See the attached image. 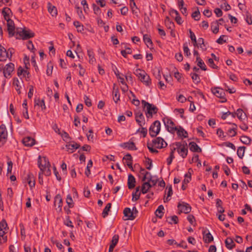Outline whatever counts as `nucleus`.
<instances>
[{
	"mask_svg": "<svg viewBox=\"0 0 252 252\" xmlns=\"http://www.w3.org/2000/svg\"><path fill=\"white\" fill-rule=\"evenodd\" d=\"M38 165L42 174L44 173L46 176L51 175V172L50 169L51 165L47 158L45 157L41 158L39 156L38 159Z\"/></svg>",
	"mask_w": 252,
	"mask_h": 252,
	"instance_id": "obj_1",
	"label": "nucleus"
},
{
	"mask_svg": "<svg viewBox=\"0 0 252 252\" xmlns=\"http://www.w3.org/2000/svg\"><path fill=\"white\" fill-rule=\"evenodd\" d=\"M141 103L143 107L146 108V115L147 118H152L153 114L157 113L158 108L154 104H151L144 100H142Z\"/></svg>",
	"mask_w": 252,
	"mask_h": 252,
	"instance_id": "obj_2",
	"label": "nucleus"
},
{
	"mask_svg": "<svg viewBox=\"0 0 252 252\" xmlns=\"http://www.w3.org/2000/svg\"><path fill=\"white\" fill-rule=\"evenodd\" d=\"M135 74L146 86H149L151 84L150 76L144 70L140 69H136Z\"/></svg>",
	"mask_w": 252,
	"mask_h": 252,
	"instance_id": "obj_3",
	"label": "nucleus"
},
{
	"mask_svg": "<svg viewBox=\"0 0 252 252\" xmlns=\"http://www.w3.org/2000/svg\"><path fill=\"white\" fill-rule=\"evenodd\" d=\"M14 64L10 63L3 66V64H0V71H2L4 76L6 78L11 77V73L14 71Z\"/></svg>",
	"mask_w": 252,
	"mask_h": 252,
	"instance_id": "obj_4",
	"label": "nucleus"
},
{
	"mask_svg": "<svg viewBox=\"0 0 252 252\" xmlns=\"http://www.w3.org/2000/svg\"><path fill=\"white\" fill-rule=\"evenodd\" d=\"M167 130L171 133H174L178 129L173 121L168 117H164L162 119Z\"/></svg>",
	"mask_w": 252,
	"mask_h": 252,
	"instance_id": "obj_5",
	"label": "nucleus"
},
{
	"mask_svg": "<svg viewBox=\"0 0 252 252\" xmlns=\"http://www.w3.org/2000/svg\"><path fill=\"white\" fill-rule=\"evenodd\" d=\"M160 130V123L159 121H155L149 128V133L151 137H156Z\"/></svg>",
	"mask_w": 252,
	"mask_h": 252,
	"instance_id": "obj_6",
	"label": "nucleus"
},
{
	"mask_svg": "<svg viewBox=\"0 0 252 252\" xmlns=\"http://www.w3.org/2000/svg\"><path fill=\"white\" fill-rule=\"evenodd\" d=\"M7 131L4 125L0 126V146H3L7 140Z\"/></svg>",
	"mask_w": 252,
	"mask_h": 252,
	"instance_id": "obj_7",
	"label": "nucleus"
},
{
	"mask_svg": "<svg viewBox=\"0 0 252 252\" xmlns=\"http://www.w3.org/2000/svg\"><path fill=\"white\" fill-rule=\"evenodd\" d=\"M212 92L217 97L222 99L221 102H225L227 101V99L225 97V94L222 89L220 87H216L211 89Z\"/></svg>",
	"mask_w": 252,
	"mask_h": 252,
	"instance_id": "obj_8",
	"label": "nucleus"
},
{
	"mask_svg": "<svg viewBox=\"0 0 252 252\" xmlns=\"http://www.w3.org/2000/svg\"><path fill=\"white\" fill-rule=\"evenodd\" d=\"M177 151L178 154L183 158H185L188 155V148L187 146V144L182 145L180 143H176Z\"/></svg>",
	"mask_w": 252,
	"mask_h": 252,
	"instance_id": "obj_9",
	"label": "nucleus"
},
{
	"mask_svg": "<svg viewBox=\"0 0 252 252\" xmlns=\"http://www.w3.org/2000/svg\"><path fill=\"white\" fill-rule=\"evenodd\" d=\"M178 208L179 210V214L181 213L188 214L191 211V208L190 206L184 202H179L178 204Z\"/></svg>",
	"mask_w": 252,
	"mask_h": 252,
	"instance_id": "obj_10",
	"label": "nucleus"
},
{
	"mask_svg": "<svg viewBox=\"0 0 252 252\" xmlns=\"http://www.w3.org/2000/svg\"><path fill=\"white\" fill-rule=\"evenodd\" d=\"M153 146L156 148L161 149L167 146V144L164 141L163 138L158 137L154 139L152 141Z\"/></svg>",
	"mask_w": 252,
	"mask_h": 252,
	"instance_id": "obj_11",
	"label": "nucleus"
},
{
	"mask_svg": "<svg viewBox=\"0 0 252 252\" xmlns=\"http://www.w3.org/2000/svg\"><path fill=\"white\" fill-rule=\"evenodd\" d=\"M7 21V30L8 32V34L10 37L13 36L14 35V31H15V26L14 23L12 20L9 19L6 20Z\"/></svg>",
	"mask_w": 252,
	"mask_h": 252,
	"instance_id": "obj_12",
	"label": "nucleus"
},
{
	"mask_svg": "<svg viewBox=\"0 0 252 252\" xmlns=\"http://www.w3.org/2000/svg\"><path fill=\"white\" fill-rule=\"evenodd\" d=\"M20 35L24 40L28 39L33 37L34 36V33L30 30H23L20 33Z\"/></svg>",
	"mask_w": 252,
	"mask_h": 252,
	"instance_id": "obj_13",
	"label": "nucleus"
},
{
	"mask_svg": "<svg viewBox=\"0 0 252 252\" xmlns=\"http://www.w3.org/2000/svg\"><path fill=\"white\" fill-rule=\"evenodd\" d=\"M9 53L6 49L0 44V61H5L9 58Z\"/></svg>",
	"mask_w": 252,
	"mask_h": 252,
	"instance_id": "obj_14",
	"label": "nucleus"
},
{
	"mask_svg": "<svg viewBox=\"0 0 252 252\" xmlns=\"http://www.w3.org/2000/svg\"><path fill=\"white\" fill-rule=\"evenodd\" d=\"M135 120L140 126L145 124V118L143 114L139 111L135 113Z\"/></svg>",
	"mask_w": 252,
	"mask_h": 252,
	"instance_id": "obj_15",
	"label": "nucleus"
},
{
	"mask_svg": "<svg viewBox=\"0 0 252 252\" xmlns=\"http://www.w3.org/2000/svg\"><path fill=\"white\" fill-rule=\"evenodd\" d=\"M124 214L125 217L127 218L126 220H133L136 218L134 216L132 211L129 208H126L124 210Z\"/></svg>",
	"mask_w": 252,
	"mask_h": 252,
	"instance_id": "obj_16",
	"label": "nucleus"
},
{
	"mask_svg": "<svg viewBox=\"0 0 252 252\" xmlns=\"http://www.w3.org/2000/svg\"><path fill=\"white\" fill-rule=\"evenodd\" d=\"M25 180L27 181L29 186L32 188L34 187L35 185V179L33 175L31 173H29L26 177L25 178Z\"/></svg>",
	"mask_w": 252,
	"mask_h": 252,
	"instance_id": "obj_17",
	"label": "nucleus"
},
{
	"mask_svg": "<svg viewBox=\"0 0 252 252\" xmlns=\"http://www.w3.org/2000/svg\"><path fill=\"white\" fill-rule=\"evenodd\" d=\"M121 146L124 148L127 149L129 150L134 151L137 150V148L133 142H128L122 143L121 144Z\"/></svg>",
	"mask_w": 252,
	"mask_h": 252,
	"instance_id": "obj_18",
	"label": "nucleus"
},
{
	"mask_svg": "<svg viewBox=\"0 0 252 252\" xmlns=\"http://www.w3.org/2000/svg\"><path fill=\"white\" fill-rule=\"evenodd\" d=\"M136 180L135 177L131 174L128 176L127 186L129 189H132L135 186Z\"/></svg>",
	"mask_w": 252,
	"mask_h": 252,
	"instance_id": "obj_19",
	"label": "nucleus"
},
{
	"mask_svg": "<svg viewBox=\"0 0 252 252\" xmlns=\"http://www.w3.org/2000/svg\"><path fill=\"white\" fill-rule=\"evenodd\" d=\"M35 139L30 137H26L23 139V143L26 146H32L35 144Z\"/></svg>",
	"mask_w": 252,
	"mask_h": 252,
	"instance_id": "obj_20",
	"label": "nucleus"
},
{
	"mask_svg": "<svg viewBox=\"0 0 252 252\" xmlns=\"http://www.w3.org/2000/svg\"><path fill=\"white\" fill-rule=\"evenodd\" d=\"M123 160L126 161V165L129 168H130L131 169H133V168H132V158L130 154H126L123 158Z\"/></svg>",
	"mask_w": 252,
	"mask_h": 252,
	"instance_id": "obj_21",
	"label": "nucleus"
},
{
	"mask_svg": "<svg viewBox=\"0 0 252 252\" xmlns=\"http://www.w3.org/2000/svg\"><path fill=\"white\" fill-rule=\"evenodd\" d=\"M154 185H153L151 183L145 182L143 183L141 187V192L142 193H146L149 189Z\"/></svg>",
	"mask_w": 252,
	"mask_h": 252,
	"instance_id": "obj_22",
	"label": "nucleus"
},
{
	"mask_svg": "<svg viewBox=\"0 0 252 252\" xmlns=\"http://www.w3.org/2000/svg\"><path fill=\"white\" fill-rule=\"evenodd\" d=\"M189 149L194 152H201V149L194 142H191L189 143Z\"/></svg>",
	"mask_w": 252,
	"mask_h": 252,
	"instance_id": "obj_23",
	"label": "nucleus"
},
{
	"mask_svg": "<svg viewBox=\"0 0 252 252\" xmlns=\"http://www.w3.org/2000/svg\"><path fill=\"white\" fill-rule=\"evenodd\" d=\"M220 24L221 25V23H219L218 21H214L211 23V30L214 33L216 34L219 32Z\"/></svg>",
	"mask_w": 252,
	"mask_h": 252,
	"instance_id": "obj_24",
	"label": "nucleus"
},
{
	"mask_svg": "<svg viewBox=\"0 0 252 252\" xmlns=\"http://www.w3.org/2000/svg\"><path fill=\"white\" fill-rule=\"evenodd\" d=\"M113 98L115 102L120 100V94L118 88H116L115 84L113 86Z\"/></svg>",
	"mask_w": 252,
	"mask_h": 252,
	"instance_id": "obj_25",
	"label": "nucleus"
},
{
	"mask_svg": "<svg viewBox=\"0 0 252 252\" xmlns=\"http://www.w3.org/2000/svg\"><path fill=\"white\" fill-rule=\"evenodd\" d=\"M225 244L226 247L229 250L232 249L235 246L233 239L230 237L226 239Z\"/></svg>",
	"mask_w": 252,
	"mask_h": 252,
	"instance_id": "obj_26",
	"label": "nucleus"
},
{
	"mask_svg": "<svg viewBox=\"0 0 252 252\" xmlns=\"http://www.w3.org/2000/svg\"><path fill=\"white\" fill-rule=\"evenodd\" d=\"M87 54L89 58V63L93 64L95 62V59L94 58V54L92 49H88L87 50Z\"/></svg>",
	"mask_w": 252,
	"mask_h": 252,
	"instance_id": "obj_27",
	"label": "nucleus"
},
{
	"mask_svg": "<svg viewBox=\"0 0 252 252\" xmlns=\"http://www.w3.org/2000/svg\"><path fill=\"white\" fill-rule=\"evenodd\" d=\"M231 124L233 125V126L228 130V134L230 136L233 137L237 134L236 130L237 126L234 123H232Z\"/></svg>",
	"mask_w": 252,
	"mask_h": 252,
	"instance_id": "obj_28",
	"label": "nucleus"
},
{
	"mask_svg": "<svg viewBox=\"0 0 252 252\" xmlns=\"http://www.w3.org/2000/svg\"><path fill=\"white\" fill-rule=\"evenodd\" d=\"M54 204L55 206L58 205L59 208H60L61 209V207L63 204V201L61 196L60 194H57L54 199Z\"/></svg>",
	"mask_w": 252,
	"mask_h": 252,
	"instance_id": "obj_29",
	"label": "nucleus"
},
{
	"mask_svg": "<svg viewBox=\"0 0 252 252\" xmlns=\"http://www.w3.org/2000/svg\"><path fill=\"white\" fill-rule=\"evenodd\" d=\"M176 131L178 136H183L184 138L188 137V132L181 126L178 128V129Z\"/></svg>",
	"mask_w": 252,
	"mask_h": 252,
	"instance_id": "obj_30",
	"label": "nucleus"
},
{
	"mask_svg": "<svg viewBox=\"0 0 252 252\" xmlns=\"http://www.w3.org/2000/svg\"><path fill=\"white\" fill-rule=\"evenodd\" d=\"M80 147V145L77 143L69 144L66 145V148L68 151L70 153H72L74 151L78 149Z\"/></svg>",
	"mask_w": 252,
	"mask_h": 252,
	"instance_id": "obj_31",
	"label": "nucleus"
},
{
	"mask_svg": "<svg viewBox=\"0 0 252 252\" xmlns=\"http://www.w3.org/2000/svg\"><path fill=\"white\" fill-rule=\"evenodd\" d=\"M166 189H167L168 191H167V196H166V197L164 198V202H168L169 200H170V198H169V197H170L172 195V193H173L172 186L171 185L167 186L166 188Z\"/></svg>",
	"mask_w": 252,
	"mask_h": 252,
	"instance_id": "obj_32",
	"label": "nucleus"
},
{
	"mask_svg": "<svg viewBox=\"0 0 252 252\" xmlns=\"http://www.w3.org/2000/svg\"><path fill=\"white\" fill-rule=\"evenodd\" d=\"M196 61L197 62V65L203 70H206V66L204 62L200 57L196 58Z\"/></svg>",
	"mask_w": 252,
	"mask_h": 252,
	"instance_id": "obj_33",
	"label": "nucleus"
},
{
	"mask_svg": "<svg viewBox=\"0 0 252 252\" xmlns=\"http://www.w3.org/2000/svg\"><path fill=\"white\" fill-rule=\"evenodd\" d=\"M48 11L53 16H56L57 15V9L54 6L48 3Z\"/></svg>",
	"mask_w": 252,
	"mask_h": 252,
	"instance_id": "obj_34",
	"label": "nucleus"
},
{
	"mask_svg": "<svg viewBox=\"0 0 252 252\" xmlns=\"http://www.w3.org/2000/svg\"><path fill=\"white\" fill-rule=\"evenodd\" d=\"M185 178L183 182V184H182V189L183 190L186 189V187H187L186 185H187L188 183H189L190 182V181L191 180V176L190 175H188L187 174H186L185 175Z\"/></svg>",
	"mask_w": 252,
	"mask_h": 252,
	"instance_id": "obj_35",
	"label": "nucleus"
},
{
	"mask_svg": "<svg viewBox=\"0 0 252 252\" xmlns=\"http://www.w3.org/2000/svg\"><path fill=\"white\" fill-rule=\"evenodd\" d=\"M145 176L146 177V179H147V181L146 182H150V183H151V184H153V185H156V184H157V180H153L152 179V175H151V174L148 172H146L145 173Z\"/></svg>",
	"mask_w": 252,
	"mask_h": 252,
	"instance_id": "obj_36",
	"label": "nucleus"
},
{
	"mask_svg": "<svg viewBox=\"0 0 252 252\" xmlns=\"http://www.w3.org/2000/svg\"><path fill=\"white\" fill-rule=\"evenodd\" d=\"M11 12V10L8 7H4L2 11V13L5 19V20H8L9 19V14Z\"/></svg>",
	"mask_w": 252,
	"mask_h": 252,
	"instance_id": "obj_37",
	"label": "nucleus"
},
{
	"mask_svg": "<svg viewBox=\"0 0 252 252\" xmlns=\"http://www.w3.org/2000/svg\"><path fill=\"white\" fill-rule=\"evenodd\" d=\"M246 147L244 146L239 147L237 151V154L239 158H242L244 156Z\"/></svg>",
	"mask_w": 252,
	"mask_h": 252,
	"instance_id": "obj_38",
	"label": "nucleus"
},
{
	"mask_svg": "<svg viewBox=\"0 0 252 252\" xmlns=\"http://www.w3.org/2000/svg\"><path fill=\"white\" fill-rule=\"evenodd\" d=\"M130 5L132 11V13L137 15L138 13V9L136 5V3L134 0H131L130 2Z\"/></svg>",
	"mask_w": 252,
	"mask_h": 252,
	"instance_id": "obj_39",
	"label": "nucleus"
},
{
	"mask_svg": "<svg viewBox=\"0 0 252 252\" xmlns=\"http://www.w3.org/2000/svg\"><path fill=\"white\" fill-rule=\"evenodd\" d=\"M163 210H164V207L162 205L159 206L158 208L157 209V210L156 211V216L159 218H161L163 215Z\"/></svg>",
	"mask_w": 252,
	"mask_h": 252,
	"instance_id": "obj_40",
	"label": "nucleus"
},
{
	"mask_svg": "<svg viewBox=\"0 0 252 252\" xmlns=\"http://www.w3.org/2000/svg\"><path fill=\"white\" fill-rule=\"evenodd\" d=\"M236 116H237L238 118L240 120L244 119L247 116L245 113L244 114L243 110L241 109H237L236 112Z\"/></svg>",
	"mask_w": 252,
	"mask_h": 252,
	"instance_id": "obj_41",
	"label": "nucleus"
},
{
	"mask_svg": "<svg viewBox=\"0 0 252 252\" xmlns=\"http://www.w3.org/2000/svg\"><path fill=\"white\" fill-rule=\"evenodd\" d=\"M203 240L205 243H209L213 240V237L210 232H208L203 236Z\"/></svg>",
	"mask_w": 252,
	"mask_h": 252,
	"instance_id": "obj_42",
	"label": "nucleus"
},
{
	"mask_svg": "<svg viewBox=\"0 0 252 252\" xmlns=\"http://www.w3.org/2000/svg\"><path fill=\"white\" fill-rule=\"evenodd\" d=\"M73 25L77 29L78 32H81L84 31V26L82 25L79 21H74Z\"/></svg>",
	"mask_w": 252,
	"mask_h": 252,
	"instance_id": "obj_43",
	"label": "nucleus"
},
{
	"mask_svg": "<svg viewBox=\"0 0 252 252\" xmlns=\"http://www.w3.org/2000/svg\"><path fill=\"white\" fill-rule=\"evenodd\" d=\"M111 207V203H109L106 205L102 213V216L103 218H105L108 215V212L110 211Z\"/></svg>",
	"mask_w": 252,
	"mask_h": 252,
	"instance_id": "obj_44",
	"label": "nucleus"
},
{
	"mask_svg": "<svg viewBox=\"0 0 252 252\" xmlns=\"http://www.w3.org/2000/svg\"><path fill=\"white\" fill-rule=\"evenodd\" d=\"M240 139L243 144L246 145L250 144L252 141L251 139L247 136H242Z\"/></svg>",
	"mask_w": 252,
	"mask_h": 252,
	"instance_id": "obj_45",
	"label": "nucleus"
},
{
	"mask_svg": "<svg viewBox=\"0 0 252 252\" xmlns=\"http://www.w3.org/2000/svg\"><path fill=\"white\" fill-rule=\"evenodd\" d=\"M143 40L144 42L147 44V46L149 47V46L148 44L151 45V46L153 45V42L152 41L151 39L150 38V35L148 34H144L143 35Z\"/></svg>",
	"mask_w": 252,
	"mask_h": 252,
	"instance_id": "obj_46",
	"label": "nucleus"
},
{
	"mask_svg": "<svg viewBox=\"0 0 252 252\" xmlns=\"http://www.w3.org/2000/svg\"><path fill=\"white\" fill-rule=\"evenodd\" d=\"M175 150H176L175 148H174L173 149L171 150V151L170 153L169 157L167 158V165H169L171 164L173 159L174 158V151H175Z\"/></svg>",
	"mask_w": 252,
	"mask_h": 252,
	"instance_id": "obj_47",
	"label": "nucleus"
},
{
	"mask_svg": "<svg viewBox=\"0 0 252 252\" xmlns=\"http://www.w3.org/2000/svg\"><path fill=\"white\" fill-rule=\"evenodd\" d=\"M13 84L16 86L15 89L18 92V93L20 94L21 92L20 91L21 86L20 85V81L17 78H14L13 80Z\"/></svg>",
	"mask_w": 252,
	"mask_h": 252,
	"instance_id": "obj_48",
	"label": "nucleus"
},
{
	"mask_svg": "<svg viewBox=\"0 0 252 252\" xmlns=\"http://www.w3.org/2000/svg\"><path fill=\"white\" fill-rule=\"evenodd\" d=\"M191 78L193 81L196 84H198L200 82V79L198 74L196 73H192L190 74Z\"/></svg>",
	"mask_w": 252,
	"mask_h": 252,
	"instance_id": "obj_49",
	"label": "nucleus"
},
{
	"mask_svg": "<svg viewBox=\"0 0 252 252\" xmlns=\"http://www.w3.org/2000/svg\"><path fill=\"white\" fill-rule=\"evenodd\" d=\"M23 72H25V73H27V78H29V72L25 69H24L21 66H20L17 70V75L20 76L21 75H23Z\"/></svg>",
	"mask_w": 252,
	"mask_h": 252,
	"instance_id": "obj_50",
	"label": "nucleus"
},
{
	"mask_svg": "<svg viewBox=\"0 0 252 252\" xmlns=\"http://www.w3.org/2000/svg\"><path fill=\"white\" fill-rule=\"evenodd\" d=\"M35 104L37 105L40 106L42 110H45L46 109L45 102L43 99L40 100L38 99L37 100H35Z\"/></svg>",
	"mask_w": 252,
	"mask_h": 252,
	"instance_id": "obj_51",
	"label": "nucleus"
},
{
	"mask_svg": "<svg viewBox=\"0 0 252 252\" xmlns=\"http://www.w3.org/2000/svg\"><path fill=\"white\" fill-rule=\"evenodd\" d=\"M66 203L67 204L69 208H72L73 207V202L72 197L70 194L67 196L66 199Z\"/></svg>",
	"mask_w": 252,
	"mask_h": 252,
	"instance_id": "obj_52",
	"label": "nucleus"
},
{
	"mask_svg": "<svg viewBox=\"0 0 252 252\" xmlns=\"http://www.w3.org/2000/svg\"><path fill=\"white\" fill-rule=\"evenodd\" d=\"M7 224L5 221V220H3L1 221L0 222V232H5L4 229L6 228Z\"/></svg>",
	"mask_w": 252,
	"mask_h": 252,
	"instance_id": "obj_53",
	"label": "nucleus"
},
{
	"mask_svg": "<svg viewBox=\"0 0 252 252\" xmlns=\"http://www.w3.org/2000/svg\"><path fill=\"white\" fill-rule=\"evenodd\" d=\"M189 32L190 34V38L191 40L193 42L194 46L197 45V43L194 33L192 32V31L190 29L189 30Z\"/></svg>",
	"mask_w": 252,
	"mask_h": 252,
	"instance_id": "obj_54",
	"label": "nucleus"
},
{
	"mask_svg": "<svg viewBox=\"0 0 252 252\" xmlns=\"http://www.w3.org/2000/svg\"><path fill=\"white\" fill-rule=\"evenodd\" d=\"M119 239V236L118 234L114 235L112 237L111 245L116 246V245L118 242Z\"/></svg>",
	"mask_w": 252,
	"mask_h": 252,
	"instance_id": "obj_55",
	"label": "nucleus"
},
{
	"mask_svg": "<svg viewBox=\"0 0 252 252\" xmlns=\"http://www.w3.org/2000/svg\"><path fill=\"white\" fill-rule=\"evenodd\" d=\"M183 50L184 53L187 56H189L190 55L189 49L188 47V43L186 42L183 44Z\"/></svg>",
	"mask_w": 252,
	"mask_h": 252,
	"instance_id": "obj_56",
	"label": "nucleus"
},
{
	"mask_svg": "<svg viewBox=\"0 0 252 252\" xmlns=\"http://www.w3.org/2000/svg\"><path fill=\"white\" fill-rule=\"evenodd\" d=\"M4 235L5 232H0V245L4 243L7 241V237Z\"/></svg>",
	"mask_w": 252,
	"mask_h": 252,
	"instance_id": "obj_57",
	"label": "nucleus"
},
{
	"mask_svg": "<svg viewBox=\"0 0 252 252\" xmlns=\"http://www.w3.org/2000/svg\"><path fill=\"white\" fill-rule=\"evenodd\" d=\"M87 137L89 141H94V136L93 134V131L92 129L89 130L88 133H87Z\"/></svg>",
	"mask_w": 252,
	"mask_h": 252,
	"instance_id": "obj_58",
	"label": "nucleus"
},
{
	"mask_svg": "<svg viewBox=\"0 0 252 252\" xmlns=\"http://www.w3.org/2000/svg\"><path fill=\"white\" fill-rule=\"evenodd\" d=\"M200 15V12L198 10H197V11H194V12L192 13V14L191 15V17L195 20L197 21V20H199Z\"/></svg>",
	"mask_w": 252,
	"mask_h": 252,
	"instance_id": "obj_59",
	"label": "nucleus"
},
{
	"mask_svg": "<svg viewBox=\"0 0 252 252\" xmlns=\"http://www.w3.org/2000/svg\"><path fill=\"white\" fill-rule=\"evenodd\" d=\"M7 174H9L11 173L13 163L11 160H8L7 162Z\"/></svg>",
	"mask_w": 252,
	"mask_h": 252,
	"instance_id": "obj_60",
	"label": "nucleus"
},
{
	"mask_svg": "<svg viewBox=\"0 0 252 252\" xmlns=\"http://www.w3.org/2000/svg\"><path fill=\"white\" fill-rule=\"evenodd\" d=\"M84 101L85 104L88 107H91L92 106V101L91 99L89 98L88 96L87 95H85L84 96Z\"/></svg>",
	"mask_w": 252,
	"mask_h": 252,
	"instance_id": "obj_61",
	"label": "nucleus"
},
{
	"mask_svg": "<svg viewBox=\"0 0 252 252\" xmlns=\"http://www.w3.org/2000/svg\"><path fill=\"white\" fill-rule=\"evenodd\" d=\"M76 8L77 9V13L79 15L80 18L82 19V18L84 19L85 17L83 14L82 10L81 8L78 6H76Z\"/></svg>",
	"mask_w": 252,
	"mask_h": 252,
	"instance_id": "obj_62",
	"label": "nucleus"
},
{
	"mask_svg": "<svg viewBox=\"0 0 252 252\" xmlns=\"http://www.w3.org/2000/svg\"><path fill=\"white\" fill-rule=\"evenodd\" d=\"M93 10H94V13L95 14L98 15V14H100V9L99 8V7L98 6H97L94 3L93 4Z\"/></svg>",
	"mask_w": 252,
	"mask_h": 252,
	"instance_id": "obj_63",
	"label": "nucleus"
},
{
	"mask_svg": "<svg viewBox=\"0 0 252 252\" xmlns=\"http://www.w3.org/2000/svg\"><path fill=\"white\" fill-rule=\"evenodd\" d=\"M140 195V193H137V192H133L132 193V200L133 201H135L139 199Z\"/></svg>",
	"mask_w": 252,
	"mask_h": 252,
	"instance_id": "obj_64",
	"label": "nucleus"
}]
</instances>
